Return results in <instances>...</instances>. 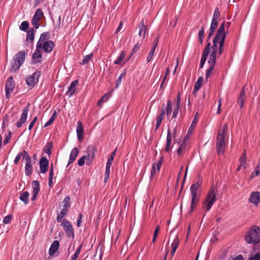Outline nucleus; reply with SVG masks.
<instances>
[{
  "label": "nucleus",
  "instance_id": "f257e3e1",
  "mask_svg": "<svg viewBox=\"0 0 260 260\" xmlns=\"http://www.w3.org/2000/svg\"><path fill=\"white\" fill-rule=\"evenodd\" d=\"M228 130V124H224L222 128L219 129L216 139V150L218 155L222 154L225 150V135Z\"/></svg>",
  "mask_w": 260,
  "mask_h": 260
},
{
  "label": "nucleus",
  "instance_id": "f03ea898",
  "mask_svg": "<svg viewBox=\"0 0 260 260\" xmlns=\"http://www.w3.org/2000/svg\"><path fill=\"white\" fill-rule=\"evenodd\" d=\"M217 193V190L213 185L210 188L205 198V200L203 203V208L206 209L207 211L210 210L212 205L216 201V197Z\"/></svg>",
  "mask_w": 260,
  "mask_h": 260
},
{
  "label": "nucleus",
  "instance_id": "7ed1b4c3",
  "mask_svg": "<svg viewBox=\"0 0 260 260\" xmlns=\"http://www.w3.org/2000/svg\"><path fill=\"white\" fill-rule=\"evenodd\" d=\"M27 51L22 50L16 53L11 62L10 72H15L23 63Z\"/></svg>",
  "mask_w": 260,
  "mask_h": 260
},
{
  "label": "nucleus",
  "instance_id": "20e7f679",
  "mask_svg": "<svg viewBox=\"0 0 260 260\" xmlns=\"http://www.w3.org/2000/svg\"><path fill=\"white\" fill-rule=\"evenodd\" d=\"M245 240L249 244H257L260 242V228L253 226L245 236Z\"/></svg>",
  "mask_w": 260,
  "mask_h": 260
},
{
  "label": "nucleus",
  "instance_id": "39448f33",
  "mask_svg": "<svg viewBox=\"0 0 260 260\" xmlns=\"http://www.w3.org/2000/svg\"><path fill=\"white\" fill-rule=\"evenodd\" d=\"M96 152V148L93 145H89L88 146L86 150L87 154L85 156H86V165L89 166L92 162L95 157V153Z\"/></svg>",
  "mask_w": 260,
  "mask_h": 260
},
{
  "label": "nucleus",
  "instance_id": "423d86ee",
  "mask_svg": "<svg viewBox=\"0 0 260 260\" xmlns=\"http://www.w3.org/2000/svg\"><path fill=\"white\" fill-rule=\"evenodd\" d=\"M61 225L62 226L67 236L69 238L72 237V238H74V230L72 224L69 222V221L66 219H63L61 222Z\"/></svg>",
  "mask_w": 260,
  "mask_h": 260
},
{
  "label": "nucleus",
  "instance_id": "0eeeda50",
  "mask_svg": "<svg viewBox=\"0 0 260 260\" xmlns=\"http://www.w3.org/2000/svg\"><path fill=\"white\" fill-rule=\"evenodd\" d=\"M15 87V82L12 77L10 76L7 80L6 83V98L9 99L10 94L13 92Z\"/></svg>",
  "mask_w": 260,
  "mask_h": 260
},
{
  "label": "nucleus",
  "instance_id": "6e6552de",
  "mask_svg": "<svg viewBox=\"0 0 260 260\" xmlns=\"http://www.w3.org/2000/svg\"><path fill=\"white\" fill-rule=\"evenodd\" d=\"M41 75V72L36 71L33 74L27 77L26 82L27 84L29 86H34L38 82L39 78Z\"/></svg>",
  "mask_w": 260,
  "mask_h": 260
},
{
  "label": "nucleus",
  "instance_id": "1a4fd4ad",
  "mask_svg": "<svg viewBox=\"0 0 260 260\" xmlns=\"http://www.w3.org/2000/svg\"><path fill=\"white\" fill-rule=\"evenodd\" d=\"M29 104L28 103L27 105L23 109L22 111V113L21 114L20 118L19 120L17 121L16 122V126L18 128L20 127L23 124H24L27 119L28 112L29 110Z\"/></svg>",
  "mask_w": 260,
  "mask_h": 260
},
{
  "label": "nucleus",
  "instance_id": "9d476101",
  "mask_svg": "<svg viewBox=\"0 0 260 260\" xmlns=\"http://www.w3.org/2000/svg\"><path fill=\"white\" fill-rule=\"evenodd\" d=\"M55 46L54 43L52 41H46L44 43H41V45L39 47L41 50L42 49L46 53H50L53 49Z\"/></svg>",
  "mask_w": 260,
  "mask_h": 260
},
{
  "label": "nucleus",
  "instance_id": "9b49d317",
  "mask_svg": "<svg viewBox=\"0 0 260 260\" xmlns=\"http://www.w3.org/2000/svg\"><path fill=\"white\" fill-rule=\"evenodd\" d=\"M42 56L41 53V49L36 46V49L32 54V59L31 61V64H35L36 63L40 62L42 61Z\"/></svg>",
  "mask_w": 260,
  "mask_h": 260
},
{
  "label": "nucleus",
  "instance_id": "f8f14e48",
  "mask_svg": "<svg viewBox=\"0 0 260 260\" xmlns=\"http://www.w3.org/2000/svg\"><path fill=\"white\" fill-rule=\"evenodd\" d=\"M225 22H223L221 23L217 29L216 34L214 38V39L219 40L221 38H225L226 32L225 31Z\"/></svg>",
  "mask_w": 260,
  "mask_h": 260
},
{
  "label": "nucleus",
  "instance_id": "ddd939ff",
  "mask_svg": "<svg viewBox=\"0 0 260 260\" xmlns=\"http://www.w3.org/2000/svg\"><path fill=\"white\" fill-rule=\"evenodd\" d=\"M40 171L42 173H46L48 170L49 161L45 157H42L40 160Z\"/></svg>",
  "mask_w": 260,
  "mask_h": 260
},
{
  "label": "nucleus",
  "instance_id": "4468645a",
  "mask_svg": "<svg viewBox=\"0 0 260 260\" xmlns=\"http://www.w3.org/2000/svg\"><path fill=\"white\" fill-rule=\"evenodd\" d=\"M201 186V183L199 181L192 184L190 186V193L191 197L200 198V194L197 193L198 189Z\"/></svg>",
  "mask_w": 260,
  "mask_h": 260
},
{
  "label": "nucleus",
  "instance_id": "2eb2a0df",
  "mask_svg": "<svg viewBox=\"0 0 260 260\" xmlns=\"http://www.w3.org/2000/svg\"><path fill=\"white\" fill-rule=\"evenodd\" d=\"M249 201L257 206L260 202V193L259 192H253L251 193Z\"/></svg>",
  "mask_w": 260,
  "mask_h": 260
},
{
  "label": "nucleus",
  "instance_id": "dca6fc26",
  "mask_svg": "<svg viewBox=\"0 0 260 260\" xmlns=\"http://www.w3.org/2000/svg\"><path fill=\"white\" fill-rule=\"evenodd\" d=\"M78 149L76 147L74 148L72 150L70 155V158L68 161L67 167L74 162V161L76 159V158L78 156Z\"/></svg>",
  "mask_w": 260,
  "mask_h": 260
},
{
  "label": "nucleus",
  "instance_id": "f3484780",
  "mask_svg": "<svg viewBox=\"0 0 260 260\" xmlns=\"http://www.w3.org/2000/svg\"><path fill=\"white\" fill-rule=\"evenodd\" d=\"M59 247V242L58 241L55 240L51 244L49 250V253L50 256L53 255L56 251L58 249Z\"/></svg>",
  "mask_w": 260,
  "mask_h": 260
},
{
  "label": "nucleus",
  "instance_id": "a211bd4d",
  "mask_svg": "<svg viewBox=\"0 0 260 260\" xmlns=\"http://www.w3.org/2000/svg\"><path fill=\"white\" fill-rule=\"evenodd\" d=\"M78 80H75L71 82L70 86L69 87L68 90L66 93V94L69 95V97L72 96L75 91V86L78 84Z\"/></svg>",
  "mask_w": 260,
  "mask_h": 260
},
{
  "label": "nucleus",
  "instance_id": "6ab92c4d",
  "mask_svg": "<svg viewBox=\"0 0 260 260\" xmlns=\"http://www.w3.org/2000/svg\"><path fill=\"white\" fill-rule=\"evenodd\" d=\"M246 94L243 88L241 91L239 97L237 100V103L239 105V107L241 109L243 107V104L245 101Z\"/></svg>",
  "mask_w": 260,
  "mask_h": 260
},
{
  "label": "nucleus",
  "instance_id": "aec40b11",
  "mask_svg": "<svg viewBox=\"0 0 260 260\" xmlns=\"http://www.w3.org/2000/svg\"><path fill=\"white\" fill-rule=\"evenodd\" d=\"M172 142V133L170 129L168 130L167 137V144L165 148V151L169 152L171 150L172 147L171 144Z\"/></svg>",
  "mask_w": 260,
  "mask_h": 260
},
{
  "label": "nucleus",
  "instance_id": "412c9836",
  "mask_svg": "<svg viewBox=\"0 0 260 260\" xmlns=\"http://www.w3.org/2000/svg\"><path fill=\"white\" fill-rule=\"evenodd\" d=\"M76 131H77L78 139L79 141H80L83 138V131H84L82 123L80 121H79L77 122Z\"/></svg>",
  "mask_w": 260,
  "mask_h": 260
},
{
  "label": "nucleus",
  "instance_id": "4be33fe9",
  "mask_svg": "<svg viewBox=\"0 0 260 260\" xmlns=\"http://www.w3.org/2000/svg\"><path fill=\"white\" fill-rule=\"evenodd\" d=\"M49 33L44 32L42 33L40 37L39 40L38 41L37 46L38 47H40L41 45V43H44L46 41H48V39L49 38Z\"/></svg>",
  "mask_w": 260,
  "mask_h": 260
},
{
  "label": "nucleus",
  "instance_id": "5701e85b",
  "mask_svg": "<svg viewBox=\"0 0 260 260\" xmlns=\"http://www.w3.org/2000/svg\"><path fill=\"white\" fill-rule=\"evenodd\" d=\"M147 29V25H145L144 23V20L143 19L140 23L139 35L140 37L144 38L146 35V31Z\"/></svg>",
  "mask_w": 260,
  "mask_h": 260
},
{
  "label": "nucleus",
  "instance_id": "b1692460",
  "mask_svg": "<svg viewBox=\"0 0 260 260\" xmlns=\"http://www.w3.org/2000/svg\"><path fill=\"white\" fill-rule=\"evenodd\" d=\"M203 77H200L197 81L195 83L194 86V89L193 91V93L194 94H196V93L201 88L202 83L203 82Z\"/></svg>",
  "mask_w": 260,
  "mask_h": 260
},
{
  "label": "nucleus",
  "instance_id": "393cba45",
  "mask_svg": "<svg viewBox=\"0 0 260 260\" xmlns=\"http://www.w3.org/2000/svg\"><path fill=\"white\" fill-rule=\"evenodd\" d=\"M29 195L28 191H24L20 194L19 199L25 204H27L28 203Z\"/></svg>",
  "mask_w": 260,
  "mask_h": 260
},
{
  "label": "nucleus",
  "instance_id": "a878e982",
  "mask_svg": "<svg viewBox=\"0 0 260 260\" xmlns=\"http://www.w3.org/2000/svg\"><path fill=\"white\" fill-rule=\"evenodd\" d=\"M33 169L31 165V161L26 162L25 166V173L26 176H30L32 172Z\"/></svg>",
  "mask_w": 260,
  "mask_h": 260
},
{
  "label": "nucleus",
  "instance_id": "bb28decb",
  "mask_svg": "<svg viewBox=\"0 0 260 260\" xmlns=\"http://www.w3.org/2000/svg\"><path fill=\"white\" fill-rule=\"evenodd\" d=\"M68 211V209L62 208L60 213H57V216L56 218L57 222H60L62 219L67 215Z\"/></svg>",
  "mask_w": 260,
  "mask_h": 260
},
{
  "label": "nucleus",
  "instance_id": "cd10ccee",
  "mask_svg": "<svg viewBox=\"0 0 260 260\" xmlns=\"http://www.w3.org/2000/svg\"><path fill=\"white\" fill-rule=\"evenodd\" d=\"M35 30L33 28H30L27 33L26 41H30L32 42L34 39Z\"/></svg>",
  "mask_w": 260,
  "mask_h": 260
},
{
  "label": "nucleus",
  "instance_id": "c85d7f7f",
  "mask_svg": "<svg viewBox=\"0 0 260 260\" xmlns=\"http://www.w3.org/2000/svg\"><path fill=\"white\" fill-rule=\"evenodd\" d=\"M32 187L33 190L32 192L39 193L40 187L39 182L36 180H34L32 182Z\"/></svg>",
  "mask_w": 260,
  "mask_h": 260
},
{
  "label": "nucleus",
  "instance_id": "c756f323",
  "mask_svg": "<svg viewBox=\"0 0 260 260\" xmlns=\"http://www.w3.org/2000/svg\"><path fill=\"white\" fill-rule=\"evenodd\" d=\"M200 198H193L191 197V206H190V212H192L196 208L198 203L200 200Z\"/></svg>",
  "mask_w": 260,
  "mask_h": 260
},
{
  "label": "nucleus",
  "instance_id": "7c9ffc66",
  "mask_svg": "<svg viewBox=\"0 0 260 260\" xmlns=\"http://www.w3.org/2000/svg\"><path fill=\"white\" fill-rule=\"evenodd\" d=\"M43 16V12L42 10L41 9H38L36 10V13L33 16V18L39 21Z\"/></svg>",
  "mask_w": 260,
  "mask_h": 260
},
{
  "label": "nucleus",
  "instance_id": "2f4dec72",
  "mask_svg": "<svg viewBox=\"0 0 260 260\" xmlns=\"http://www.w3.org/2000/svg\"><path fill=\"white\" fill-rule=\"evenodd\" d=\"M125 55V52L123 51H121L120 54L117 58L114 61V63L116 64H119L123 59Z\"/></svg>",
  "mask_w": 260,
  "mask_h": 260
},
{
  "label": "nucleus",
  "instance_id": "473e14b6",
  "mask_svg": "<svg viewBox=\"0 0 260 260\" xmlns=\"http://www.w3.org/2000/svg\"><path fill=\"white\" fill-rule=\"evenodd\" d=\"M52 147V142H50L47 143L44 148V151L48 155L51 154V148Z\"/></svg>",
  "mask_w": 260,
  "mask_h": 260
},
{
  "label": "nucleus",
  "instance_id": "72a5a7b5",
  "mask_svg": "<svg viewBox=\"0 0 260 260\" xmlns=\"http://www.w3.org/2000/svg\"><path fill=\"white\" fill-rule=\"evenodd\" d=\"M70 198L68 196L66 197L64 199L63 202H62V204H63V209H66L69 210V208L70 207Z\"/></svg>",
  "mask_w": 260,
  "mask_h": 260
},
{
  "label": "nucleus",
  "instance_id": "f704fd0d",
  "mask_svg": "<svg viewBox=\"0 0 260 260\" xmlns=\"http://www.w3.org/2000/svg\"><path fill=\"white\" fill-rule=\"evenodd\" d=\"M125 75H126V73L125 71H124L123 73H122L120 75V76H119L118 78L117 79V80L116 81L115 88H117L119 86V85H120V84L122 82V79L125 77Z\"/></svg>",
  "mask_w": 260,
  "mask_h": 260
},
{
  "label": "nucleus",
  "instance_id": "c9c22d12",
  "mask_svg": "<svg viewBox=\"0 0 260 260\" xmlns=\"http://www.w3.org/2000/svg\"><path fill=\"white\" fill-rule=\"evenodd\" d=\"M109 96H110V94L109 93H106L101 98V99L99 101L98 103V104L99 106H101L104 103L107 102L108 101V100L109 99Z\"/></svg>",
  "mask_w": 260,
  "mask_h": 260
},
{
  "label": "nucleus",
  "instance_id": "e433bc0d",
  "mask_svg": "<svg viewBox=\"0 0 260 260\" xmlns=\"http://www.w3.org/2000/svg\"><path fill=\"white\" fill-rule=\"evenodd\" d=\"M246 152L244 151L242 155L240 157L239 159V162L241 164V166H243V168L245 169L246 168Z\"/></svg>",
  "mask_w": 260,
  "mask_h": 260
},
{
  "label": "nucleus",
  "instance_id": "4c0bfd02",
  "mask_svg": "<svg viewBox=\"0 0 260 260\" xmlns=\"http://www.w3.org/2000/svg\"><path fill=\"white\" fill-rule=\"evenodd\" d=\"M93 54L91 53L89 54H88L84 56L83 59L82 60V61L80 62L81 64H87L90 60L92 57Z\"/></svg>",
  "mask_w": 260,
  "mask_h": 260
},
{
  "label": "nucleus",
  "instance_id": "58836bf2",
  "mask_svg": "<svg viewBox=\"0 0 260 260\" xmlns=\"http://www.w3.org/2000/svg\"><path fill=\"white\" fill-rule=\"evenodd\" d=\"M21 153H22V159L25 160L26 162L31 161V159L30 156L26 151L24 150L23 152H21Z\"/></svg>",
  "mask_w": 260,
  "mask_h": 260
},
{
  "label": "nucleus",
  "instance_id": "ea45409f",
  "mask_svg": "<svg viewBox=\"0 0 260 260\" xmlns=\"http://www.w3.org/2000/svg\"><path fill=\"white\" fill-rule=\"evenodd\" d=\"M29 26V23L26 21H23L20 26V29L24 31H26Z\"/></svg>",
  "mask_w": 260,
  "mask_h": 260
},
{
  "label": "nucleus",
  "instance_id": "a19ab883",
  "mask_svg": "<svg viewBox=\"0 0 260 260\" xmlns=\"http://www.w3.org/2000/svg\"><path fill=\"white\" fill-rule=\"evenodd\" d=\"M179 244V239L177 236L175 238L173 242L171 244L172 248L177 249L178 245Z\"/></svg>",
  "mask_w": 260,
  "mask_h": 260
},
{
  "label": "nucleus",
  "instance_id": "79ce46f5",
  "mask_svg": "<svg viewBox=\"0 0 260 260\" xmlns=\"http://www.w3.org/2000/svg\"><path fill=\"white\" fill-rule=\"evenodd\" d=\"M82 247V245H81L78 247L75 254L73 255V256L71 258V260H76L79 254H80V253L81 252Z\"/></svg>",
  "mask_w": 260,
  "mask_h": 260
},
{
  "label": "nucleus",
  "instance_id": "37998d69",
  "mask_svg": "<svg viewBox=\"0 0 260 260\" xmlns=\"http://www.w3.org/2000/svg\"><path fill=\"white\" fill-rule=\"evenodd\" d=\"M216 57L213 55H210L209 58L208 60V63L210 66L214 67L216 63Z\"/></svg>",
  "mask_w": 260,
  "mask_h": 260
},
{
  "label": "nucleus",
  "instance_id": "c03bdc74",
  "mask_svg": "<svg viewBox=\"0 0 260 260\" xmlns=\"http://www.w3.org/2000/svg\"><path fill=\"white\" fill-rule=\"evenodd\" d=\"M214 67L213 66H209V68H208V69L206 71V75H205V79L207 80L208 79V78L211 76L212 73V71L214 69Z\"/></svg>",
  "mask_w": 260,
  "mask_h": 260
},
{
  "label": "nucleus",
  "instance_id": "a18cd8bd",
  "mask_svg": "<svg viewBox=\"0 0 260 260\" xmlns=\"http://www.w3.org/2000/svg\"><path fill=\"white\" fill-rule=\"evenodd\" d=\"M155 48H154L153 47H152L150 51H149V54L147 56V62H149L151 59H152L153 56V54H154V51H155Z\"/></svg>",
  "mask_w": 260,
  "mask_h": 260
},
{
  "label": "nucleus",
  "instance_id": "49530a36",
  "mask_svg": "<svg viewBox=\"0 0 260 260\" xmlns=\"http://www.w3.org/2000/svg\"><path fill=\"white\" fill-rule=\"evenodd\" d=\"M172 111V102L169 100L167 102V115L169 116L171 114Z\"/></svg>",
  "mask_w": 260,
  "mask_h": 260
},
{
  "label": "nucleus",
  "instance_id": "de8ad7c7",
  "mask_svg": "<svg viewBox=\"0 0 260 260\" xmlns=\"http://www.w3.org/2000/svg\"><path fill=\"white\" fill-rule=\"evenodd\" d=\"M208 55L204 54H202L200 64V68H202L206 62V60L208 57Z\"/></svg>",
  "mask_w": 260,
  "mask_h": 260
},
{
  "label": "nucleus",
  "instance_id": "09e8293b",
  "mask_svg": "<svg viewBox=\"0 0 260 260\" xmlns=\"http://www.w3.org/2000/svg\"><path fill=\"white\" fill-rule=\"evenodd\" d=\"M219 42L218 40L213 39V46L211 47L212 51H218V46L217 43Z\"/></svg>",
  "mask_w": 260,
  "mask_h": 260
},
{
  "label": "nucleus",
  "instance_id": "8fccbe9b",
  "mask_svg": "<svg viewBox=\"0 0 260 260\" xmlns=\"http://www.w3.org/2000/svg\"><path fill=\"white\" fill-rule=\"evenodd\" d=\"M198 115V113H197L196 114L195 116H194V119H193V121H192V123L191 124V125H190V126L189 127V131L191 128L193 129L194 127V126H196V125L197 124V123L198 122V118H197Z\"/></svg>",
  "mask_w": 260,
  "mask_h": 260
},
{
  "label": "nucleus",
  "instance_id": "3c124183",
  "mask_svg": "<svg viewBox=\"0 0 260 260\" xmlns=\"http://www.w3.org/2000/svg\"><path fill=\"white\" fill-rule=\"evenodd\" d=\"M186 148V144L185 143H182L180 145V146L179 147V148H178L177 149V154L178 155H180L181 154V153L182 152V151L184 149H185Z\"/></svg>",
  "mask_w": 260,
  "mask_h": 260
},
{
  "label": "nucleus",
  "instance_id": "603ef678",
  "mask_svg": "<svg viewBox=\"0 0 260 260\" xmlns=\"http://www.w3.org/2000/svg\"><path fill=\"white\" fill-rule=\"evenodd\" d=\"M164 118L161 117H160L159 116H157V118H156V126H155V131L157 130V129L159 127L161 123V121H162V120Z\"/></svg>",
  "mask_w": 260,
  "mask_h": 260
},
{
  "label": "nucleus",
  "instance_id": "864d4df0",
  "mask_svg": "<svg viewBox=\"0 0 260 260\" xmlns=\"http://www.w3.org/2000/svg\"><path fill=\"white\" fill-rule=\"evenodd\" d=\"M85 159L87 160L86 156L85 155L82 156L78 161V164L79 166H82L85 164Z\"/></svg>",
  "mask_w": 260,
  "mask_h": 260
},
{
  "label": "nucleus",
  "instance_id": "5fc2aeb1",
  "mask_svg": "<svg viewBox=\"0 0 260 260\" xmlns=\"http://www.w3.org/2000/svg\"><path fill=\"white\" fill-rule=\"evenodd\" d=\"M210 46H211V43H209L207 44V45L205 47V49H204L203 54L209 55V51H210Z\"/></svg>",
  "mask_w": 260,
  "mask_h": 260
},
{
  "label": "nucleus",
  "instance_id": "6e6d98bb",
  "mask_svg": "<svg viewBox=\"0 0 260 260\" xmlns=\"http://www.w3.org/2000/svg\"><path fill=\"white\" fill-rule=\"evenodd\" d=\"M12 219V215H8L6 216V217H5V218L3 219V222L5 224H8V223H10V222L11 221Z\"/></svg>",
  "mask_w": 260,
  "mask_h": 260
},
{
  "label": "nucleus",
  "instance_id": "4d7b16f0",
  "mask_svg": "<svg viewBox=\"0 0 260 260\" xmlns=\"http://www.w3.org/2000/svg\"><path fill=\"white\" fill-rule=\"evenodd\" d=\"M220 13L219 12V10L217 8H216L214 10L212 18L218 19Z\"/></svg>",
  "mask_w": 260,
  "mask_h": 260
},
{
  "label": "nucleus",
  "instance_id": "13d9d810",
  "mask_svg": "<svg viewBox=\"0 0 260 260\" xmlns=\"http://www.w3.org/2000/svg\"><path fill=\"white\" fill-rule=\"evenodd\" d=\"M163 161V156L161 157L160 159L157 161V164L155 165L157 167V171L158 172L160 170L161 166L162 165Z\"/></svg>",
  "mask_w": 260,
  "mask_h": 260
},
{
  "label": "nucleus",
  "instance_id": "bf43d9fd",
  "mask_svg": "<svg viewBox=\"0 0 260 260\" xmlns=\"http://www.w3.org/2000/svg\"><path fill=\"white\" fill-rule=\"evenodd\" d=\"M39 21L38 20H37L36 19H35L32 18V19L31 20V24L36 29L39 27Z\"/></svg>",
  "mask_w": 260,
  "mask_h": 260
},
{
  "label": "nucleus",
  "instance_id": "052dcab7",
  "mask_svg": "<svg viewBox=\"0 0 260 260\" xmlns=\"http://www.w3.org/2000/svg\"><path fill=\"white\" fill-rule=\"evenodd\" d=\"M254 173H255V176H257L259 174H260V161L258 163L256 170L254 172L252 173L251 174L252 177H254Z\"/></svg>",
  "mask_w": 260,
  "mask_h": 260
},
{
  "label": "nucleus",
  "instance_id": "680f3d73",
  "mask_svg": "<svg viewBox=\"0 0 260 260\" xmlns=\"http://www.w3.org/2000/svg\"><path fill=\"white\" fill-rule=\"evenodd\" d=\"M38 119V117L36 116L34 119L32 120V121L30 123L29 126H28V129L30 131L32 129L33 127L34 124H35L36 122L37 121Z\"/></svg>",
  "mask_w": 260,
  "mask_h": 260
},
{
  "label": "nucleus",
  "instance_id": "e2e57ef3",
  "mask_svg": "<svg viewBox=\"0 0 260 260\" xmlns=\"http://www.w3.org/2000/svg\"><path fill=\"white\" fill-rule=\"evenodd\" d=\"M249 260H260V254L256 253L254 256L250 257Z\"/></svg>",
  "mask_w": 260,
  "mask_h": 260
},
{
  "label": "nucleus",
  "instance_id": "0e129e2a",
  "mask_svg": "<svg viewBox=\"0 0 260 260\" xmlns=\"http://www.w3.org/2000/svg\"><path fill=\"white\" fill-rule=\"evenodd\" d=\"M156 173V169L155 168V165L153 164L152 168L151 171V175H150V178H152L153 176Z\"/></svg>",
  "mask_w": 260,
  "mask_h": 260
},
{
  "label": "nucleus",
  "instance_id": "69168bd1",
  "mask_svg": "<svg viewBox=\"0 0 260 260\" xmlns=\"http://www.w3.org/2000/svg\"><path fill=\"white\" fill-rule=\"evenodd\" d=\"M82 217H83L82 214V213H80L79 214L78 218L77 221V225L78 227H80L81 226V219H82Z\"/></svg>",
  "mask_w": 260,
  "mask_h": 260
},
{
  "label": "nucleus",
  "instance_id": "338daca9",
  "mask_svg": "<svg viewBox=\"0 0 260 260\" xmlns=\"http://www.w3.org/2000/svg\"><path fill=\"white\" fill-rule=\"evenodd\" d=\"M180 107H176L175 109L174 110L173 113V116L172 118H175L177 117V115L178 114V111Z\"/></svg>",
  "mask_w": 260,
  "mask_h": 260
},
{
  "label": "nucleus",
  "instance_id": "774afa93",
  "mask_svg": "<svg viewBox=\"0 0 260 260\" xmlns=\"http://www.w3.org/2000/svg\"><path fill=\"white\" fill-rule=\"evenodd\" d=\"M22 153H18L17 156H16L15 159H14V163L15 164H17L19 160L20 159L21 156H22Z\"/></svg>",
  "mask_w": 260,
  "mask_h": 260
}]
</instances>
